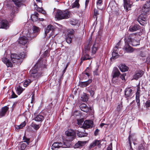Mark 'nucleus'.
I'll list each match as a JSON object with an SVG mask.
<instances>
[{"instance_id": "1", "label": "nucleus", "mask_w": 150, "mask_h": 150, "mask_svg": "<svg viewBox=\"0 0 150 150\" xmlns=\"http://www.w3.org/2000/svg\"><path fill=\"white\" fill-rule=\"evenodd\" d=\"M40 64L38 62L35 65L34 67L30 71V77L31 80L28 79L26 80L24 82V86L25 87H27L30 84L33 80L38 79L41 75L42 73L40 71L39 67Z\"/></svg>"}, {"instance_id": "2", "label": "nucleus", "mask_w": 150, "mask_h": 150, "mask_svg": "<svg viewBox=\"0 0 150 150\" xmlns=\"http://www.w3.org/2000/svg\"><path fill=\"white\" fill-rule=\"evenodd\" d=\"M120 74V72L118 68L116 67H114L111 74V82L112 83L115 85H118L120 84V80L119 76Z\"/></svg>"}, {"instance_id": "3", "label": "nucleus", "mask_w": 150, "mask_h": 150, "mask_svg": "<svg viewBox=\"0 0 150 150\" xmlns=\"http://www.w3.org/2000/svg\"><path fill=\"white\" fill-rule=\"evenodd\" d=\"M70 12L68 10L62 11L57 10L55 17L58 20L69 18L70 17Z\"/></svg>"}, {"instance_id": "4", "label": "nucleus", "mask_w": 150, "mask_h": 150, "mask_svg": "<svg viewBox=\"0 0 150 150\" xmlns=\"http://www.w3.org/2000/svg\"><path fill=\"white\" fill-rule=\"evenodd\" d=\"M25 56V54L23 52L18 54H11V57L13 63H16L17 64L19 65L22 62L21 59L24 58Z\"/></svg>"}, {"instance_id": "5", "label": "nucleus", "mask_w": 150, "mask_h": 150, "mask_svg": "<svg viewBox=\"0 0 150 150\" xmlns=\"http://www.w3.org/2000/svg\"><path fill=\"white\" fill-rule=\"evenodd\" d=\"M136 35L135 33H132L130 35L126 42L127 43L134 46H136L139 45V40H136Z\"/></svg>"}, {"instance_id": "6", "label": "nucleus", "mask_w": 150, "mask_h": 150, "mask_svg": "<svg viewBox=\"0 0 150 150\" xmlns=\"http://www.w3.org/2000/svg\"><path fill=\"white\" fill-rule=\"evenodd\" d=\"M67 136L66 139L68 141H72L75 137L74 131L72 129H69L65 132Z\"/></svg>"}, {"instance_id": "7", "label": "nucleus", "mask_w": 150, "mask_h": 150, "mask_svg": "<svg viewBox=\"0 0 150 150\" xmlns=\"http://www.w3.org/2000/svg\"><path fill=\"white\" fill-rule=\"evenodd\" d=\"M67 146L65 144H62L61 142H54L52 145V149L53 150H56L57 149L60 147L65 148L67 147Z\"/></svg>"}, {"instance_id": "8", "label": "nucleus", "mask_w": 150, "mask_h": 150, "mask_svg": "<svg viewBox=\"0 0 150 150\" xmlns=\"http://www.w3.org/2000/svg\"><path fill=\"white\" fill-rule=\"evenodd\" d=\"M150 9V0L146 1L142 9V11L145 13L148 12Z\"/></svg>"}, {"instance_id": "9", "label": "nucleus", "mask_w": 150, "mask_h": 150, "mask_svg": "<svg viewBox=\"0 0 150 150\" xmlns=\"http://www.w3.org/2000/svg\"><path fill=\"white\" fill-rule=\"evenodd\" d=\"M125 97L127 99H130L133 97L132 94L133 93L132 90L130 88H128L125 89Z\"/></svg>"}, {"instance_id": "10", "label": "nucleus", "mask_w": 150, "mask_h": 150, "mask_svg": "<svg viewBox=\"0 0 150 150\" xmlns=\"http://www.w3.org/2000/svg\"><path fill=\"white\" fill-rule=\"evenodd\" d=\"M93 121L90 120H85L84 122L82 127L85 129L91 128L93 126Z\"/></svg>"}, {"instance_id": "11", "label": "nucleus", "mask_w": 150, "mask_h": 150, "mask_svg": "<svg viewBox=\"0 0 150 150\" xmlns=\"http://www.w3.org/2000/svg\"><path fill=\"white\" fill-rule=\"evenodd\" d=\"M144 74V72L142 70L136 71L133 76V79L137 80L139 78L141 77Z\"/></svg>"}, {"instance_id": "12", "label": "nucleus", "mask_w": 150, "mask_h": 150, "mask_svg": "<svg viewBox=\"0 0 150 150\" xmlns=\"http://www.w3.org/2000/svg\"><path fill=\"white\" fill-rule=\"evenodd\" d=\"M124 6L127 11L130 10L131 4L130 3L129 0H123Z\"/></svg>"}, {"instance_id": "13", "label": "nucleus", "mask_w": 150, "mask_h": 150, "mask_svg": "<svg viewBox=\"0 0 150 150\" xmlns=\"http://www.w3.org/2000/svg\"><path fill=\"white\" fill-rule=\"evenodd\" d=\"M28 41V39L27 37L23 36L21 37L18 40V43L19 44L23 45H25L26 44Z\"/></svg>"}, {"instance_id": "14", "label": "nucleus", "mask_w": 150, "mask_h": 150, "mask_svg": "<svg viewBox=\"0 0 150 150\" xmlns=\"http://www.w3.org/2000/svg\"><path fill=\"white\" fill-rule=\"evenodd\" d=\"M1 27L2 28L7 29L9 27L8 22L6 20H2L1 22Z\"/></svg>"}, {"instance_id": "15", "label": "nucleus", "mask_w": 150, "mask_h": 150, "mask_svg": "<svg viewBox=\"0 0 150 150\" xmlns=\"http://www.w3.org/2000/svg\"><path fill=\"white\" fill-rule=\"evenodd\" d=\"M86 143V141H79L74 145V148H81L85 145Z\"/></svg>"}, {"instance_id": "16", "label": "nucleus", "mask_w": 150, "mask_h": 150, "mask_svg": "<svg viewBox=\"0 0 150 150\" xmlns=\"http://www.w3.org/2000/svg\"><path fill=\"white\" fill-rule=\"evenodd\" d=\"M39 14L38 13L35 12L34 14L32 15L31 16L32 19L33 21H37L38 19H39L40 21H43L44 20V19L42 18H39Z\"/></svg>"}, {"instance_id": "17", "label": "nucleus", "mask_w": 150, "mask_h": 150, "mask_svg": "<svg viewBox=\"0 0 150 150\" xmlns=\"http://www.w3.org/2000/svg\"><path fill=\"white\" fill-rule=\"evenodd\" d=\"M54 28L53 25H49L46 28L45 30V36L47 33L50 32V31H53L54 30Z\"/></svg>"}, {"instance_id": "18", "label": "nucleus", "mask_w": 150, "mask_h": 150, "mask_svg": "<svg viewBox=\"0 0 150 150\" xmlns=\"http://www.w3.org/2000/svg\"><path fill=\"white\" fill-rule=\"evenodd\" d=\"M8 109V108L6 106H5L2 108L1 111L0 112V117L5 115Z\"/></svg>"}, {"instance_id": "19", "label": "nucleus", "mask_w": 150, "mask_h": 150, "mask_svg": "<svg viewBox=\"0 0 150 150\" xmlns=\"http://www.w3.org/2000/svg\"><path fill=\"white\" fill-rule=\"evenodd\" d=\"M91 82V79H89L86 81L80 82L79 83V85L82 87H84L88 85Z\"/></svg>"}, {"instance_id": "20", "label": "nucleus", "mask_w": 150, "mask_h": 150, "mask_svg": "<svg viewBox=\"0 0 150 150\" xmlns=\"http://www.w3.org/2000/svg\"><path fill=\"white\" fill-rule=\"evenodd\" d=\"M77 135L79 137H86L88 135V133H86L85 130L83 132H81L78 130L77 131Z\"/></svg>"}, {"instance_id": "21", "label": "nucleus", "mask_w": 150, "mask_h": 150, "mask_svg": "<svg viewBox=\"0 0 150 150\" xmlns=\"http://www.w3.org/2000/svg\"><path fill=\"white\" fill-rule=\"evenodd\" d=\"M81 110L83 112H87L88 111V108L87 105L85 104H82L80 105Z\"/></svg>"}, {"instance_id": "22", "label": "nucleus", "mask_w": 150, "mask_h": 150, "mask_svg": "<svg viewBox=\"0 0 150 150\" xmlns=\"http://www.w3.org/2000/svg\"><path fill=\"white\" fill-rule=\"evenodd\" d=\"M139 29V25H135L134 26H130L129 30L130 32H134L138 30Z\"/></svg>"}, {"instance_id": "23", "label": "nucleus", "mask_w": 150, "mask_h": 150, "mask_svg": "<svg viewBox=\"0 0 150 150\" xmlns=\"http://www.w3.org/2000/svg\"><path fill=\"white\" fill-rule=\"evenodd\" d=\"M129 44L126 45L125 46V50L127 52L131 53L133 52V48L129 45Z\"/></svg>"}, {"instance_id": "24", "label": "nucleus", "mask_w": 150, "mask_h": 150, "mask_svg": "<svg viewBox=\"0 0 150 150\" xmlns=\"http://www.w3.org/2000/svg\"><path fill=\"white\" fill-rule=\"evenodd\" d=\"M120 70L122 72H125L128 70V68L125 64H121L119 67Z\"/></svg>"}, {"instance_id": "25", "label": "nucleus", "mask_w": 150, "mask_h": 150, "mask_svg": "<svg viewBox=\"0 0 150 150\" xmlns=\"http://www.w3.org/2000/svg\"><path fill=\"white\" fill-rule=\"evenodd\" d=\"M44 119V117L41 115H38L34 118L35 120L37 122H42Z\"/></svg>"}, {"instance_id": "26", "label": "nucleus", "mask_w": 150, "mask_h": 150, "mask_svg": "<svg viewBox=\"0 0 150 150\" xmlns=\"http://www.w3.org/2000/svg\"><path fill=\"white\" fill-rule=\"evenodd\" d=\"M79 2V0H76L71 5L72 8H78L80 6Z\"/></svg>"}, {"instance_id": "27", "label": "nucleus", "mask_w": 150, "mask_h": 150, "mask_svg": "<svg viewBox=\"0 0 150 150\" xmlns=\"http://www.w3.org/2000/svg\"><path fill=\"white\" fill-rule=\"evenodd\" d=\"M2 61L5 64H6L8 67L12 66V64L11 62L6 58H5L4 59H3Z\"/></svg>"}, {"instance_id": "28", "label": "nucleus", "mask_w": 150, "mask_h": 150, "mask_svg": "<svg viewBox=\"0 0 150 150\" xmlns=\"http://www.w3.org/2000/svg\"><path fill=\"white\" fill-rule=\"evenodd\" d=\"M100 144V141L98 140H95L90 145V148L94 147L96 146H99Z\"/></svg>"}, {"instance_id": "29", "label": "nucleus", "mask_w": 150, "mask_h": 150, "mask_svg": "<svg viewBox=\"0 0 150 150\" xmlns=\"http://www.w3.org/2000/svg\"><path fill=\"white\" fill-rule=\"evenodd\" d=\"M142 15H140V16L138 17V21L146 22L147 20L146 16H143L142 17Z\"/></svg>"}, {"instance_id": "30", "label": "nucleus", "mask_w": 150, "mask_h": 150, "mask_svg": "<svg viewBox=\"0 0 150 150\" xmlns=\"http://www.w3.org/2000/svg\"><path fill=\"white\" fill-rule=\"evenodd\" d=\"M91 58V57L87 54H85L82 57L81 59V63L83 61L90 59Z\"/></svg>"}, {"instance_id": "31", "label": "nucleus", "mask_w": 150, "mask_h": 150, "mask_svg": "<svg viewBox=\"0 0 150 150\" xmlns=\"http://www.w3.org/2000/svg\"><path fill=\"white\" fill-rule=\"evenodd\" d=\"M98 45L96 43V42H95L93 45V46L92 48V53L94 54L96 53V51L98 49Z\"/></svg>"}, {"instance_id": "32", "label": "nucleus", "mask_w": 150, "mask_h": 150, "mask_svg": "<svg viewBox=\"0 0 150 150\" xmlns=\"http://www.w3.org/2000/svg\"><path fill=\"white\" fill-rule=\"evenodd\" d=\"M95 90V88L94 86H92L89 88L88 91L90 93V95L92 96H93L94 94V91Z\"/></svg>"}, {"instance_id": "33", "label": "nucleus", "mask_w": 150, "mask_h": 150, "mask_svg": "<svg viewBox=\"0 0 150 150\" xmlns=\"http://www.w3.org/2000/svg\"><path fill=\"white\" fill-rule=\"evenodd\" d=\"M112 56L111 58L112 59H115L117 58L119 56V54L117 52H113L112 53Z\"/></svg>"}, {"instance_id": "34", "label": "nucleus", "mask_w": 150, "mask_h": 150, "mask_svg": "<svg viewBox=\"0 0 150 150\" xmlns=\"http://www.w3.org/2000/svg\"><path fill=\"white\" fill-rule=\"evenodd\" d=\"M16 91L18 95H20L23 91V89L20 86H19L16 88Z\"/></svg>"}, {"instance_id": "35", "label": "nucleus", "mask_w": 150, "mask_h": 150, "mask_svg": "<svg viewBox=\"0 0 150 150\" xmlns=\"http://www.w3.org/2000/svg\"><path fill=\"white\" fill-rule=\"evenodd\" d=\"M15 5L18 7H19L21 3V0H12Z\"/></svg>"}, {"instance_id": "36", "label": "nucleus", "mask_w": 150, "mask_h": 150, "mask_svg": "<svg viewBox=\"0 0 150 150\" xmlns=\"http://www.w3.org/2000/svg\"><path fill=\"white\" fill-rule=\"evenodd\" d=\"M73 36L72 35L70 36H68L67 35V36L66 38V41L69 44H70L72 40V38H73Z\"/></svg>"}, {"instance_id": "37", "label": "nucleus", "mask_w": 150, "mask_h": 150, "mask_svg": "<svg viewBox=\"0 0 150 150\" xmlns=\"http://www.w3.org/2000/svg\"><path fill=\"white\" fill-rule=\"evenodd\" d=\"M26 125V123L25 121L21 123L19 125L16 126V128L17 129H22Z\"/></svg>"}, {"instance_id": "38", "label": "nucleus", "mask_w": 150, "mask_h": 150, "mask_svg": "<svg viewBox=\"0 0 150 150\" xmlns=\"http://www.w3.org/2000/svg\"><path fill=\"white\" fill-rule=\"evenodd\" d=\"M146 54V52L144 51H141L139 53V56L142 57H145Z\"/></svg>"}, {"instance_id": "39", "label": "nucleus", "mask_w": 150, "mask_h": 150, "mask_svg": "<svg viewBox=\"0 0 150 150\" xmlns=\"http://www.w3.org/2000/svg\"><path fill=\"white\" fill-rule=\"evenodd\" d=\"M120 44V42H119L116 45L115 47L114 48L113 52H117L118 49L120 48L119 46Z\"/></svg>"}, {"instance_id": "40", "label": "nucleus", "mask_w": 150, "mask_h": 150, "mask_svg": "<svg viewBox=\"0 0 150 150\" xmlns=\"http://www.w3.org/2000/svg\"><path fill=\"white\" fill-rule=\"evenodd\" d=\"M74 31L73 30H69L68 31V33L67 35V36H70L72 35L73 37H74Z\"/></svg>"}, {"instance_id": "41", "label": "nucleus", "mask_w": 150, "mask_h": 150, "mask_svg": "<svg viewBox=\"0 0 150 150\" xmlns=\"http://www.w3.org/2000/svg\"><path fill=\"white\" fill-rule=\"evenodd\" d=\"M23 140L24 142H26L28 145L30 142V139L27 138L26 137L24 136L23 137Z\"/></svg>"}, {"instance_id": "42", "label": "nucleus", "mask_w": 150, "mask_h": 150, "mask_svg": "<svg viewBox=\"0 0 150 150\" xmlns=\"http://www.w3.org/2000/svg\"><path fill=\"white\" fill-rule=\"evenodd\" d=\"M81 99L83 101H86L88 99V97L86 95H83L81 97Z\"/></svg>"}, {"instance_id": "43", "label": "nucleus", "mask_w": 150, "mask_h": 150, "mask_svg": "<svg viewBox=\"0 0 150 150\" xmlns=\"http://www.w3.org/2000/svg\"><path fill=\"white\" fill-rule=\"evenodd\" d=\"M31 126L33 127L35 129L37 130L39 128V125H37L34 124H32L31 125Z\"/></svg>"}, {"instance_id": "44", "label": "nucleus", "mask_w": 150, "mask_h": 150, "mask_svg": "<svg viewBox=\"0 0 150 150\" xmlns=\"http://www.w3.org/2000/svg\"><path fill=\"white\" fill-rule=\"evenodd\" d=\"M26 146L27 145L25 143H22L21 145V150H24Z\"/></svg>"}, {"instance_id": "45", "label": "nucleus", "mask_w": 150, "mask_h": 150, "mask_svg": "<svg viewBox=\"0 0 150 150\" xmlns=\"http://www.w3.org/2000/svg\"><path fill=\"white\" fill-rule=\"evenodd\" d=\"M39 30V28L38 27H36L35 26H33V32L34 33H36Z\"/></svg>"}, {"instance_id": "46", "label": "nucleus", "mask_w": 150, "mask_h": 150, "mask_svg": "<svg viewBox=\"0 0 150 150\" xmlns=\"http://www.w3.org/2000/svg\"><path fill=\"white\" fill-rule=\"evenodd\" d=\"M122 104L121 103L118 105L117 107V110L119 111H120L122 109Z\"/></svg>"}, {"instance_id": "47", "label": "nucleus", "mask_w": 150, "mask_h": 150, "mask_svg": "<svg viewBox=\"0 0 150 150\" xmlns=\"http://www.w3.org/2000/svg\"><path fill=\"white\" fill-rule=\"evenodd\" d=\"M140 97H136V101L137 103V105L139 108L140 107Z\"/></svg>"}, {"instance_id": "48", "label": "nucleus", "mask_w": 150, "mask_h": 150, "mask_svg": "<svg viewBox=\"0 0 150 150\" xmlns=\"http://www.w3.org/2000/svg\"><path fill=\"white\" fill-rule=\"evenodd\" d=\"M138 150H145L144 147L142 144L139 145L138 147Z\"/></svg>"}, {"instance_id": "49", "label": "nucleus", "mask_w": 150, "mask_h": 150, "mask_svg": "<svg viewBox=\"0 0 150 150\" xmlns=\"http://www.w3.org/2000/svg\"><path fill=\"white\" fill-rule=\"evenodd\" d=\"M126 74L125 73H124L120 76V78L122 81L125 80V76H126Z\"/></svg>"}, {"instance_id": "50", "label": "nucleus", "mask_w": 150, "mask_h": 150, "mask_svg": "<svg viewBox=\"0 0 150 150\" xmlns=\"http://www.w3.org/2000/svg\"><path fill=\"white\" fill-rule=\"evenodd\" d=\"M98 14H99V13H98V11L96 9H95L94 10V16H96V18H97V17L96 16Z\"/></svg>"}, {"instance_id": "51", "label": "nucleus", "mask_w": 150, "mask_h": 150, "mask_svg": "<svg viewBox=\"0 0 150 150\" xmlns=\"http://www.w3.org/2000/svg\"><path fill=\"white\" fill-rule=\"evenodd\" d=\"M83 119H80L78 120V123L79 125H81L83 122Z\"/></svg>"}, {"instance_id": "52", "label": "nucleus", "mask_w": 150, "mask_h": 150, "mask_svg": "<svg viewBox=\"0 0 150 150\" xmlns=\"http://www.w3.org/2000/svg\"><path fill=\"white\" fill-rule=\"evenodd\" d=\"M17 96L15 94L14 92L12 91V94L11 95V98H16Z\"/></svg>"}, {"instance_id": "53", "label": "nucleus", "mask_w": 150, "mask_h": 150, "mask_svg": "<svg viewBox=\"0 0 150 150\" xmlns=\"http://www.w3.org/2000/svg\"><path fill=\"white\" fill-rule=\"evenodd\" d=\"M102 2V0H97L96 3L97 5L98 6H100Z\"/></svg>"}, {"instance_id": "54", "label": "nucleus", "mask_w": 150, "mask_h": 150, "mask_svg": "<svg viewBox=\"0 0 150 150\" xmlns=\"http://www.w3.org/2000/svg\"><path fill=\"white\" fill-rule=\"evenodd\" d=\"M146 107H150V100H148L146 101Z\"/></svg>"}, {"instance_id": "55", "label": "nucleus", "mask_w": 150, "mask_h": 150, "mask_svg": "<svg viewBox=\"0 0 150 150\" xmlns=\"http://www.w3.org/2000/svg\"><path fill=\"white\" fill-rule=\"evenodd\" d=\"M112 143H111L108 147L107 150H112Z\"/></svg>"}, {"instance_id": "56", "label": "nucleus", "mask_w": 150, "mask_h": 150, "mask_svg": "<svg viewBox=\"0 0 150 150\" xmlns=\"http://www.w3.org/2000/svg\"><path fill=\"white\" fill-rule=\"evenodd\" d=\"M140 92L137 91L136 93V97H140Z\"/></svg>"}, {"instance_id": "57", "label": "nucleus", "mask_w": 150, "mask_h": 150, "mask_svg": "<svg viewBox=\"0 0 150 150\" xmlns=\"http://www.w3.org/2000/svg\"><path fill=\"white\" fill-rule=\"evenodd\" d=\"M99 130L98 129H96L95 132H94V134L96 136L98 134V132H99Z\"/></svg>"}, {"instance_id": "58", "label": "nucleus", "mask_w": 150, "mask_h": 150, "mask_svg": "<svg viewBox=\"0 0 150 150\" xmlns=\"http://www.w3.org/2000/svg\"><path fill=\"white\" fill-rule=\"evenodd\" d=\"M90 0H86L85 1V8H86L88 6V4Z\"/></svg>"}, {"instance_id": "59", "label": "nucleus", "mask_w": 150, "mask_h": 150, "mask_svg": "<svg viewBox=\"0 0 150 150\" xmlns=\"http://www.w3.org/2000/svg\"><path fill=\"white\" fill-rule=\"evenodd\" d=\"M37 10L38 12L41 13L42 10V9L40 8H37Z\"/></svg>"}, {"instance_id": "60", "label": "nucleus", "mask_w": 150, "mask_h": 150, "mask_svg": "<svg viewBox=\"0 0 150 150\" xmlns=\"http://www.w3.org/2000/svg\"><path fill=\"white\" fill-rule=\"evenodd\" d=\"M139 23L140 24L142 25H144L145 23H146V22H144V21H139Z\"/></svg>"}, {"instance_id": "61", "label": "nucleus", "mask_w": 150, "mask_h": 150, "mask_svg": "<svg viewBox=\"0 0 150 150\" xmlns=\"http://www.w3.org/2000/svg\"><path fill=\"white\" fill-rule=\"evenodd\" d=\"M137 91H140V86L139 85H138L137 86Z\"/></svg>"}, {"instance_id": "62", "label": "nucleus", "mask_w": 150, "mask_h": 150, "mask_svg": "<svg viewBox=\"0 0 150 150\" xmlns=\"http://www.w3.org/2000/svg\"><path fill=\"white\" fill-rule=\"evenodd\" d=\"M34 98H35V96H34V94H33L32 96V101H31V103H32L33 101V100H34Z\"/></svg>"}, {"instance_id": "63", "label": "nucleus", "mask_w": 150, "mask_h": 150, "mask_svg": "<svg viewBox=\"0 0 150 150\" xmlns=\"http://www.w3.org/2000/svg\"><path fill=\"white\" fill-rule=\"evenodd\" d=\"M67 66H68V65H67L66 67H65V69H64V70L63 71V74H64L65 72L66 71V69L67 67Z\"/></svg>"}, {"instance_id": "64", "label": "nucleus", "mask_w": 150, "mask_h": 150, "mask_svg": "<svg viewBox=\"0 0 150 150\" xmlns=\"http://www.w3.org/2000/svg\"><path fill=\"white\" fill-rule=\"evenodd\" d=\"M106 125V124L104 123H102L100 124V126L101 127H102L103 126H104V125Z\"/></svg>"}]
</instances>
